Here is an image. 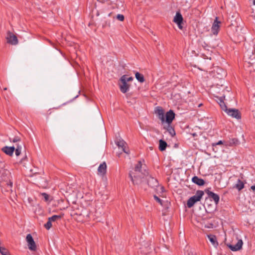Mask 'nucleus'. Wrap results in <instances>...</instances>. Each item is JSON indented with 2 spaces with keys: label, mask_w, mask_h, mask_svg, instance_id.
Listing matches in <instances>:
<instances>
[{
  "label": "nucleus",
  "mask_w": 255,
  "mask_h": 255,
  "mask_svg": "<svg viewBox=\"0 0 255 255\" xmlns=\"http://www.w3.org/2000/svg\"><path fill=\"white\" fill-rule=\"evenodd\" d=\"M176 24H177L178 27L180 29H183V26L182 25V23H179H179H176Z\"/></svg>",
  "instance_id": "4c0bfd02"
},
{
  "label": "nucleus",
  "mask_w": 255,
  "mask_h": 255,
  "mask_svg": "<svg viewBox=\"0 0 255 255\" xmlns=\"http://www.w3.org/2000/svg\"><path fill=\"white\" fill-rule=\"evenodd\" d=\"M133 78L132 77H128V79L127 80V82H129V81H131L133 80Z\"/></svg>",
  "instance_id": "58836bf2"
},
{
  "label": "nucleus",
  "mask_w": 255,
  "mask_h": 255,
  "mask_svg": "<svg viewBox=\"0 0 255 255\" xmlns=\"http://www.w3.org/2000/svg\"><path fill=\"white\" fill-rule=\"evenodd\" d=\"M1 150L6 155L10 156H12L15 150L14 146H5L1 148Z\"/></svg>",
  "instance_id": "9d476101"
},
{
  "label": "nucleus",
  "mask_w": 255,
  "mask_h": 255,
  "mask_svg": "<svg viewBox=\"0 0 255 255\" xmlns=\"http://www.w3.org/2000/svg\"><path fill=\"white\" fill-rule=\"evenodd\" d=\"M239 143V141L237 138H234L230 139L227 141L225 142L226 146H232L233 145H236Z\"/></svg>",
  "instance_id": "2eb2a0df"
},
{
  "label": "nucleus",
  "mask_w": 255,
  "mask_h": 255,
  "mask_svg": "<svg viewBox=\"0 0 255 255\" xmlns=\"http://www.w3.org/2000/svg\"><path fill=\"white\" fill-rule=\"evenodd\" d=\"M4 90H7V88H5L4 89Z\"/></svg>",
  "instance_id": "37998d69"
},
{
  "label": "nucleus",
  "mask_w": 255,
  "mask_h": 255,
  "mask_svg": "<svg viewBox=\"0 0 255 255\" xmlns=\"http://www.w3.org/2000/svg\"><path fill=\"white\" fill-rule=\"evenodd\" d=\"M61 218V216L60 215H53L51 217H49L48 219L50 220L51 222H54L57 221V220H59Z\"/></svg>",
  "instance_id": "393cba45"
},
{
  "label": "nucleus",
  "mask_w": 255,
  "mask_h": 255,
  "mask_svg": "<svg viewBox=\"0 0 255 255\" xmlns=\"http://www.w3.org/2000/svg\"><path fill=\"white\" fill-rule=\"evenodd\" d=\"M206 193L208 194L209 197L210 198H212L216 204H218V203L219 202V200H220V197H219V196L217 194H216V193H215L212 191H210L209 190H208L206 192Z\"/></svg>",
  "instance_id": "9b49d317"
},
{
  "label": "nucleus",
  "mask_w": 255,
  "mask_h": 255,
  "mask_svg": "<svg viewBox=\"0 0 255 255\" xmlns=\"http://www.w3.org/2000/svg\"><path fill=\"white\" fill-rule=\"evenodd\" d=\"M208 238L213 246L217 247L218 245V243L217 241V239L215 236L213 235H208Z\"/></svg>",
  "instance_id": "6ab92c4d"
},
{
  "label": "nucleus",
  "mask_w": 255,
  "mask_h": 255,
  "mask_svg": "<svg viewBox=\"0 0 255 255\" xmlns=\"http://www.w3.org/2000/svg\"><path fill=\"white\" fill-rule=\"evenodd\" d=\"M26 240L28 249L32 251H36V246L31 234H29L26 236Z\"/></svg>",
  "instance_id": "7ed1b4c3"
},
{
  "label": "nucleus",
  "mask_w": 255,
  "mask_h": 255,
  "mask_svg": "<svg viewBox=\"0 0 255 255\" xmlns=\"http://www.w3.org/2000/svg\"><path fill=\"white\" fill-rule=\"evenodd\" d=\"M52 222L48 219V222L44 225V227L47 229L49 230L52 227Z\"/></svg>",
  "instance_id": "cd10ccee"
},
{
  "label": "nucleus",
  "mask_w": 255,
  "mask_h": 255,
  "mask_svg": "<svg viewBox=\"0 0 255 255\" xmlns=\"http://www.w3.org/2000/svg\"><path fill=\"white\" fill-rule=\"evenodd\" d=\"M204 193L203 191L198 190L195 195L190 197L187 201V206L188 208H191L195 203L200 201Z\"/></svg>",
  "instance_id": "f03ea898"
},
{
  "label": "nucleus",
  "mask_w": 255,
  "mask_h": 255,
  "mask_svg": "<svg viewBox=\"0 0 255 255\" xmlns=\"http://www.w3.org/2000/svg\"><path fill=\"white\" fill-rule=\"evenodd\" d=\"M127 79H128V76H127V75H124L123 76H122L121 77V78H120V81H121V82H123V81H124V80H125V83H126V82H127Z\"/></svg>",
  "instance_id": "473e14b6"
},
{
  "label": "nucleus",
  "mask_w": 255,
  "mask_h": 255,
  "mask_svg": "<svg viewBox=\"0 0 255 255\" xmlns=\"http://www.w3.org/2000/svg\"><path fill=\"white\" fill-rule=\"evenodd\" d=\"M223 144V142L222 140H220L217 142H214L212 143V146L213 147L219 145H222Z\"/></svg>",
  "instance_id": "2f4dec72"
},
{
  "label": "nucleus",
  "mask_w": 255,
  "mask_h": 255,
  "mask_svg": "<svg viewBox=\"0 0 255 255\" xmlns=\"http://www.w3.org/2000/svg\"><path fill=\"white\" fill-rule=\"evenodd\" d=\"M122 84L120 85V91L123 93H126L129 91L130 86L127 82L125 83V80L123 81V82H122Z\"/></svg>",
  "instance_id": "4468645a"
},
{
  "label": "nucleus",
  "mask_w": 255,
  "mask_h": 255,
  "mask_svg": "<svg viewBox=\"0 0 255 255\" xmlns=\"http://www.w3.org/2000/svg\"><path fill=\"white\" fill-rule=\"evenodd\" d=\"M117 18L121 21H123L124 20V19H125V17H124V15H123V14H118L117 15Z\"/></svg>",
  "instance_id": "c756f323"
},
{
  "label": "nucleus",
  "mask_w": 255,
  "mask_h": 255,
  "mask_svg": "<svg viewBox=\"0 0 255 255\" xmlns=\"http://www.w3.org/2000/svg\"><path fill=\"white\" fill-rule=\"evenodd\" d=\"M220 106L221 107V109L224 110L225 112L227 111L228 109L227 108V107L225 105L224 102L223 101L222 99H220V103H219Z\"/></svg>",
  "instance_id": "b1692460"
},
{
  "label": "nucleus",
  "mask_w": 255,
  "mask_h": 255,
  "mask_svg": "<svg viewBox=\"0 0 255 255\" xmlns=\"http://www.w3.org/2000/svg\"><path fill=\"white\" fill-rule=\"evenodd\" d=\"M164 128L169 133L171 136H174L175 135V131L174 129L171 126V124H167V125L164 127Z\"/></svg>",
  "instance_id": "a211bd4d"
},
{
  "label": "nucleus",
  "mask_w": 255,
  "mask_h": 255,
  "mask_svg": "<svg viewBox=\"0 0 255 255\" xmlns=\"http://www.w3.org/2000/svg\"><path fill=\"white\" fill-rule=\"evenodd\" d=\"M97 15H99V12H98V13H97Z\"/></svg>",
  "instance_id": "c03bdc74"
},
{
  "label": "nucleus",
  "mask_w": 255,
  "mask_h": 255,
  "mask_svg": "<svg viewBox=\"0 0 255 255\" xmlns=\"http://www.w3.org/2000/svg\"><path fill=\"white\" fill-rule=\"evenodd\" d=\"M159 143V149L161 151L165 150L167 145L166 142L162 139H160Z\"/></svg>",
  "instance_id": "aec40b11"
},
{
  "label": "nucleus",
  "mask_w": 255,
  "mask_h": 255,
  "mask_svg": "<svg viewBox=\"0 0 255 255\" xmlns=\"http://www.w3.org/2000/svg\"><path fill=\"white\" fill-rule=\"evenodd\" d=\"M155 113L157 115L158 118L160 119L162 124L165 123L164 111L161 107H157L155 108Z\"/></svg>",
  "instance_id": "39448f33"
},
{
  "label": "nucleus",
  "mask_w": 255,
  "mask_h": 255,
  "mask_svg": "<svg viewBox=\"0 0 255 255\" xmlns=\"http://www.w3.org/2000/svg\"><path fill=\"white\" fill-rule=\"evenodd\" d=\"M253 3L254 5H255V0H253Z\"/></svg>",
  "instance_id": "a19ab883"
},
{
  "label": "nucleus",
  "mask_w": 255,
  "mask_h": 255,
  "mask_svg": "<svg viewBox=\"0 0 255 255\" xmlns=\"http://www.w3.org/2000/svg\"><path fill=\"white\" fill-rule=\"evenodd\" d=\"M111 23L109 21H106L103 24V27H110Z\"/></svg>",
  "instance_id": "72a5a7b5"
},
{
  "label": "nucleus",
  "mask_w": 255,
  "mask_h": 255,
  "mask_svg": "<svg viewBox=\"0 0 255 255\" xmlns=\"http://www.w3.org/2000/svg\"><path fill=\"white\" fill-rule=\"evenodd\" d=\"M21 149H22L21 145H19V144H17L16 145V148L15 147V150L18 149V150H21Z\"/></svg>",
  "instance_id": "e433bc0d"
},
{
  "label": "nucleus",
  "mask_w": 255,
  "mask_h": 255,
  "mask_svg": "<svg viewBox=\"0 0 255 255\" xmlns=\"http://www.w3.org/2000/svg\"><path fill=\"white\" fill-rule=\"evenodd\" d=\"M106 171L107 164L105 162H104L99 165L98 168V174L101 175H104L106 174Z\"/></svg>",
  "instance_id": "ddd939ff"
},
{
  "label": "nucleus",
  "mask_w": 255,
  "mask_h": 255,
  "mask_svg": "<svg viewBox=\"0 0 255 255\" xmlns=\"http://www.w3.org/2000/svg\"><path fill=\"white\" fill-rule=\"evenodd\" d=\"M192 181L193 183L199 186L203 185L205 184V181L203 179L200 178L196 176H195L192 178Z\"/></svg>",
  "instance_id": "dca6fc26"
},
{
  "label": "nucleus",
  "mask_w": 255,
  "mask_h": 255,
  "mask_svg": "<svg viewBox=\"0 0 255 255\" xmlns=\"http://www.w3.org/2000/svg\"><path fill=\"white\" fill-rule=\"evenodd\" d=\"M251 188L253 191V192L255 193V185L252 186Z\"/></svg>",
  "instance_id": "ea45409f"
},
{
  "label": "nucleus",
  "mask_w": 255,
  "mask_h": 255,
  "mask_svg": "<svg viewBox=\"0 0 255 255\" xmlns=\"http://www.w3.org/2000/svg\"><path fill=\"white\" fill-rule=\"evenodd\" d=\"M183 17L182 14L179 12H177L175 16L174 17L173 22L175 23H179L183 22Z\"/></svg>",
  "instance_id": "f3484780"
},
{
  "label": "nucleus",
  "mask_w": 255,
  "mask_h": 255,
  "mask_svg": "<svg viewBox=\"0 0 255 255\" xmlns=\"http://www.w3.org/2000/svg\"><path fill=\"white\" fill-rule=\"evenodd\" d=\"M220 23L221 22L218 20V17H216L211 27V31L213 34H218L220 27Z\"/></svg>",
  "instance_id": "423d86ee"
},
{
  "label": "nucleus",
  "mask_w": 255,
  "mask_h": 255,
  "mask_svg": "<svg viewBox=\"0 0 255 255\" xmlns=\"http://www.w3.org/2000/svg\"><path fill=\"white\" fill-rule=\"evenodd\" d=\"M175 118V113L171 110L167 112L165 115V122L171 124Z\"/></svg>",
  "instance_id": "1a4fd4ad"
},
{
  "label": "nucleus",
  "mask_w": 255,
  "mask_h": 255,
  "mask_svg": "<svg viewBox=\"0 0 255 255\" xmlns=\"http://www.w3.org/2000/svg\"><path fill=\"white\" fill-rule=\"evenodd\" d=\"M234 188H236L239 191H241L244 188V183L240 179H238L237 184L234 186Z\"/></svg>",
  "instance_id": "4be33fe9"
},
{
  "label": "nucleus",
  "mask_w": 255,
  "mask_h": 255,
  "mask_svg": "<svg viewBox=\"0 0 255 255\" xmlns=\"http://www.w3.org/2000/svg\"><path fill=\"white\" fill-rule=\"evenodd\" d=\"M111 14H112V12H110V13H108V15L109 16H110V15H111Z\"/></svg>",
  "instance_id": "79ce46f5"
},
{
  "label": "nucleus",
  "mask_w": 255,
  "mask_h": 255,
  "mask_svg": "<svg viewBox=\"0 0 255 255\" xmlns=\"http://www.w3.org/2000/svg\"><path fill=\"white\" fill-rule=\"evenodd\" d=\"M243 244V241L240 239L239 240L238 242L235 245H232L231 244L228 245V247L233 252L239 251L242 248Z\"/></svg>",
  "instance_id": "6e6552de"
},
{
  "label": "nucleus",
  "mask_w": 255,
  "mask_h": 255,
  "mask_svg": "<svg viewBox=\"0 0 255 255\" xmlns=\"http://www.w3.org/2000/svg\"><path fill=\"white\" fill-rule=\"evenodd\" d=\"M7 185L9 189L11 190L12 187V182L9 181L7 183Z\"/></svg>",
  "instance_id": "f704fd0d"
},
{
  "label": "nucleus",
  "mask_w": 255,
  "mask_h": 255,
  "mask_svg": "<svg viewBox=\"0 0 255 255\" xmlns=\"http://www.w3.org/2000/svg\"><path fill=\"white\" fill-rule=\"evenodd\" d=\"M6 39L7 42L11 45H15L18 43V39L16 36L11 32H8Z\"/></svg>",
  "instance_id": "20e7f679"
},
{
  "label": "nucleus",
  "mask_w": 255,
  "mask_h": 255,
  "mask_svg": "<svg viewBox=\"0 0 255 255\" xmlns=\"http://www.w3.org/2000/svg\"><path fill=\"white\" fill-rule=\"evenodd\" d=\"M116 144L119 147H121L122 150L124 152H125L127 154L128 153L129 150H128V149L126 148V143L124 140L119 139V140L117 141Z\"/></svg>",
  "instance_id": "f8f14e48"
},
{
  "label": "nucleus",
  "mask_w": 255,
  "mask_h": 255,
  "mask_svg": "<svg viewBox=\"0 0 255 255\" xmlns=\"http://www.w3.org/2000/svg\"><path fill=\"white\" fill-rule=\"evenodd\" d=\"M20 138L19 136H15L12 139L9 138V140L12 142H17L20 141Z\"/></svg>",
  "instance_id": "c85d7f7f"
},
{
  "label": "nucleus",
  "mask_w": 255,
  "mask_h": 255,
  "mask_svg": "<svg viewBox=\"0 0 255 255\" xmlns=\"http://www.w3.org/2000/svg\"><path fill=\"white\" fill-rule=\"evenodd\" d=\"M148 184L149 186L152 187L156 186L158 184V181L156 179L153 177H150L148 179Z\"/></svg>",
  "instance_id": "412c9836"
},
{
  "label": "nucleus",
  "mask_w": 255,
  "mask_h": 255,
  "mask_svg": "<svg viewBox=\"0 0 255 255\" xmlns=\"http://www.w3.org/2000/svg\"><path fill=\"white\" fill-rule=\"evenodd\" d=\"M15 155L16 156H19L21 152V150H18V149H15Z\"/></svg>",
  "instance_id": "c9c22d12"
},
{
  "label": "nucleus",
  "mask_w": 255,
  "mask_h": 255,
  "mask_svg": "<svg viewBox=\"0 0 255 255\" xmlns=\"http://www.w3.org/2000/svg\"><path fill=\"white\" fill-rule=\"evenodd\" d=\"M227 114L233 118H235L237 119H241V115L239 111L237 109H228L226 112Z\"/></svg>",
  "instance_id": "0eeeda50"
},
{
  "label": "nucleus",
  "mask_w": 255,
  "mask_h": 255,
  "mask_svg": "<svg viewBox=\"0 0 255 255\" xmlns=\"http://www.w3.org/2000/svg\"><path fill=\"white\" fill-rule=\"evenodd\" d=\"M154 199L159 203L161 205H162V200L160 199L158 196L156 195H154Z\"/></svg>",
  "instance_id": "7c9ffc66"
},
{
  "label": "nucleus",
  "mask_w": 255,
  "mask_h": 255,
  "mask_svg": "<svg viewBox=\"0 0 255 255\" xmlns=\"http://www.w3.org/2000/svg\"><path fill=\"white\" fill-rule=\"evenodd\" d=\"M0 253L2 255H9L8 251L3 247H0Z\"/></svg>",
  "instance_id": "a878e982"
},
{
  "label": "nucleus",
  "mask_w": 255,
  "mask_h": 255,
  "mask_svg": "<svg viewBox=\"0 0 255 255\" xmlns=\"http://www.w3.org/2000/svg\"><path fill=\"white\" fill-rule=\"evenodd\" d=\"M142 166L141 161H138L134 167V171H130L129 173V176L133 184L138 185L140 184L143 176L147 173V172L145 170L144 171V172H142Z\"/></svg>",
  "instance_id": "f257e3e1"
},
{
  "label": "nucleus",
  "mask_w": 255,
  "mask_h": 255,
  "mask_svg": "<svg viewBox=\"0 0 255 255\" xmlns=\"http://www.w3.org/2000/svg\"><path fill=\"white\" fill-rule=\"evenodd\" d=\"M135 77L140 83H143L145 80L143 75L138 72H135Z\"/></svg>",
  "instance_id": "5701e85b"
},
{
  "label": "nucleus",
  "mask_w": 255,
  "mask_h": 255,
  "mask_svg": "<svg viewBox=\"0 0 255 255\" xmlns=\"http://www.w3.org/2000/svg\"><path fill=\"white\" fill-rule=\"evenodd\" d=\"M41 196L43 197L45 202L49 201V195L46 193H42Z\"/></svg>",
  "instance_id": "bb28decb"
}]
</instances>
